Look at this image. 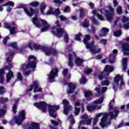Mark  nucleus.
I'll list each match as a JSON object with an SVG mask.
<instances>
[{
    "instance_id": "obj_4",
    "label": "nucleus",
    "mask_w": 129,
    "mask_h": 129,
    "mask_svg": "<svg viewBox=\"0 0 129 129\" xmlns=\"http://www.w3.org/2000/svg\"><path fill=\"white\" fill-rule=\"evenodd\" d=\"M28 62L21 64V70L23 72V74L25 77L31 74V70L30 68L35 71L37 63V58L33 55H30L28 58Z\"/></svg>"
},
{
    "instance_id": "obj_54",
    "label": "nucleus",
    "mask_w": 129,
    "mask_h": 129,
    "mask_svg": "<svg viewBox=\"0 0 129 129\" xmlns=\"http://www.w3.org/2000/svg\"><path fill=\"white\" fill-rule=\"evenodd\" d=\"M68 73V69H64L63 70L62 72V75L65 77L66 75H67V74Z\"/></svg>"
},
{
    "instance_id": "obj_49",
    "label": "nucleus",
    "mask_w": 129,
    "mask_h": 129,
    "mask_svg": "<svg viewBox=\"0 0 129 129\" xmlns=\"http://www.w3.org/2000/svg\"><path fill=\"white\" fill-rule=\"evenodd\" d=\"M81 33H79L78 34L76 35L75 36V39L76 40H77V41H80L81 40V39H80V37H81Z\"/></svg>"
},
{
    "instance_id": "obj_37",
    "label": "nucleus",
    "mask_w": 129,
    "mask_h": 129,
    "mask_svg": "<svg viewBox=\"0 0 129 129\" xmlns=\"http://www.w3.org/2000/svg\"><path fill=\"white\" fill-rule=\"evenodd\" d=\"M116 13L118 15H120V14H122V8L120 6H118L116 9Z\"/></svg>"
},
{
    "instance_id": "obj_52",
    "label": "nucleus",
    "mask_w": 129,
    "mask_h": 129,
    "mask_svg": "<svg viewBox=\"0 0 129 129\" xmlns=\"http://www.w3.org/2000/svg\"><path fill=\"white\" fill-rule=\"evenodd\" d=\"M6 114V110L4 109H0V116Z\"/></svg>"
},
{
    "instance_id": "obj_17",
    "label": "nucleus",
    "mask_w": 129,
    "mask_h": 129,
    "mask_svg": "<svg viewBox=\"0 0 129 129\" xmlns=\"http://www.w3.org/2000/svg\"><path fill=\"white\" fill-rule=\"evenodd\" d=\"M4 27L10 30V34H16L18 30V26L16 24H11L9 23H5Z\"/></svg>"
},
{
    "instance_id": "obj_33",
    "label": "nucleus",
    "mask_w": 129,
    "mask_h": 129,
    "mask_svg": "<svg viewBox=\"0 0 129 129\" xmlns=\"http://www.w3.org/2000/svg\"><path fill=\"white\" fill-rule=\"evenodd\" d=\"M127 62V58H123L122 61V65L123 67L122 71H125L126 69V62Z\"/></svg>"
},
{
    "instance_id": "obj_12",
    "label": "nucleus",
    "mask_w": 129,
    "mask_h": 129,
    "mask_svg": "<svg viewBox=\"0 0 129 129\" xmlns=\"http://www.w3.org/2000/svg\"><path fill=\"white\" fill-rule=\"evenodd\" d=\"M113 71V67L109 66H106L104 69V72L103 73H96L95 74V77H98L99 80H102L103 77H106L109 75L110 72Z\"/></svg>"
},
{
    "instance_id": "obj_28",
    "label": "nucleus",
    "mask_w": 129,
    "mask_h": 129,
    "mask_svg": "<svg viewBox=\"0 0 129 129\" xmlns=\"http://www.w3.org/2000/svg\"><path fill=\"white\" fill-rule=\"evenodd\" d=\"M122 22L124 23H126L124 24V28L125 30H128L129 29V18L124 16L122 18Z\"/></svg>"
},
{
    "instance_id": "obj_42",
    "label": "nucleus",
    "mask_w": 129,
    "mask_h": 129,
    "mask_svg": "<svg viewBox=\"0 0 129 129\" xmlns=\"http://www.w3.org/2000/svg\"><path fill=\"white\" fill-rule=\"evenodd\" d=\"M59 18H60V21H61L62 22L68 21V18L67 17H65L63 15L59 16Z\"/></svg>"
},
{
    "instance_id": "obj_34",
    "label": "nucleus",
    "mask_w": 129,
    "mask_h": 129,
    "mask_svg": "<svg viewBox=\"0 0 129 129\" xmlns=\"http://www.w3.org/2000/svg\"><path fill=\"white\" fill-rule=\"evenodd\" d=\"M111 79L109 78H106V80L105 81H103L101 82V85L102 86L105 85L106 86H108L109 85V80H110Z\"/></svg>"
},
{
    "instance_id": "obj_46",
    "label": "nucleus",
    "mask_w": 129,
    "mask_h": 129,
    "mask_svg": "<svg viewBox=\"0 0 129 129\" xmlns=\"http://www.w3.org/2000/svg\"><path fill=\"white\" fill-rule=\"evenodd\" d=\"M18 107V106L17 105V104H14L13 105V108H12V110L14 113H17V108Z\"/></svg>"
},
{
    "instance_id": "obj_50",
    "label": "nucleus",
    "mask_w": 129,
    "mask_h": 129,
    "mask_svg": "<svg viewBox=\"0 0 129 129\" xmlns=\"http://www.w3.org/2000/svg\"><path fill=\"white\" fill-rule=\"evenodd\" d=\"M6 92V89L4 87H0V94H4Z\"/></svg>"
},
{
    "instance_id": "obj_39",
    "label": "nucleus",
    "mask_w": 129,
    "mask_h": 129,
    "mask_svg": "<svg viewBox=\"0 0 129 129\" xmlns=\"http://www.w3.org/2000/svg\"><path fill=\"white\" fill-rule=\"evenodd\" d=\"M114 103V100H112L109 103V109H113V104Z\"/></svg>"
},
{
    "instance_id": "obj_43",
    "label": "nucleus",
    "mask_w": 129,
    "mask_h": 129,
    "mask_svg": "<svg viewBox=\"0 0 129 129\" xmlns=\"http://www.w3.org/2000/svg\"><path fill=\"white\" fill-rule=\"evenodd\" d=\"M17 77V79H18L19 81H22V80H23V76H22V74L21 73H18Z\"/></svg>"
},
{
    "instance_id": "obj_31",
    "label": "nucleus",
    "mask_w": 129,
    "mask_h": 129,
    "mask_svg": "<svg viewBox=\"0 0 129 129\" xmlns=\"http://www.w3.org/2000/svg\"><path fill=\"white\" fill-rule=\"evenodd\" d=\"M12 77H14V73L11 71H10L9 73L7 75L6 83H9L11 81Z\"/></svg>"
},
{
    "instance_id": "obj_57",
    "label": "nucleus",
    "mask_w": 129,
    "mask_h": 129,
    "mask_svg": "<svg viewBox=\"0 0 129 129\" xmlns=\"http://www.w3.org/2000/svg\"><path fill=\"white\" fill-rule=\"evenodd\" d=\"M113 4L114 7L118 6V2H117V0H113Z\"/></svg>"
},
{
    "instance_id": "obj_30",
    "label": "nucleus",
    "mask_w": 129,
    "mask_h": 129,
    "mask_svg": "<svg viewBox=\"0 0 129 129\" xmlns=\"http://www.w3.org/2000/svg\"><path fill=\"white\" fill-rule=\"evenodd\" d=\"M109 32V29L105 27H103L101 30V33L100 34V37H103L106 36V34Z\"/></svg>"
},
{
    "instance_id": "obj_22",
    "label": "nucleus",
    "mask_w": 129,
    "mask_h": 129,
    "mask_svg": "<svg viewBox=\"0 0 129 129\" xmlns=\"http://www.w3.org/2000/svg\"><path fill=\"white\" fill-rule=\"evenodd\" d=\"M24 129H40V124L37 122H31L30 126L26 124L23 126Z\"/></svg>"
},
{
    "instance_id": "obj_36",
    "label": "nucleus",
    "mask_w": 129,
    "mask_h": 129,
    "mask_svg": "<svg viewBox=\"0 0 129 129\" xmlns=\"http://www.w3.org/2000/svg\"><path fill=\"white\" fill-rule=\"evenodd\" d=\"M46 4L42 3L40 6V12L42 15H45L44 13V10L46 9Z\"/></svg>"
},
{
    "instance_id": "obj_53",
    "label": "nucleus",
    "mask_w": 129,
    "mask_h": 129,
    "mask_svg": "<svg viewBox=\"0 0 129 129\" xmlns=\"http://www.w3.org/2000/svg\"><path fill=\"white\" fill-rule=\"evenodd\" d=\"M51 123L52 124H53V125H58L59 124V123L57 121H55L54 120H51Z\"/></svg>"
},
{
    "instance_id": "obj_19",
    "label": "nucleus",
    "mask_w": 129,
    "mask_h": 129,
    "mask_svg": "<svg viewBox=\"0 0 129 129\" xmlns=\"http://www.w3.org/2000/svg\"><path fill=\"white\" fill-rule=\"evenodd\" d=\"M62 104L63 105V113L67 115L70 110H72V106L69 105V102L66 99L63 100Z\"/></svg>"
},
{
    "instance_id": "obj_11",
    "label": "nucleus",
    "mask_w": 129,
    "mask_h": 129,
    "mask_svg": "<svg viewBox=\"0 0 129 129\" xmlns=\"http://www.w3.org/2000/svg\"><path fill=\"white\" fill-rule=\"evenodd\" d=\"M124 85L122 75H117L114 79V83L113 84V89L114 91L117 90L118 87H122Z\"/></svg>"
},
{
    "instance_id": "obj_7",
    "label": "nucleus",
    "mask_w": 129,
    "mask_h": 129,
    "mask_svg": "<svg viewBox=\"0 0 129 129\" xmlns=\"http://www.w3.org/2000/svg\"><path fill=\"white\" fill-rule=\"evenodd\" d=\"M15 54V52H10L6 54L7 57V63L9 66H6L3 67V69L0 70V83H4L5 81V70H11L13 68V64L12 63V56Z\"/></svg>"
},
{
    "instance_id": "obj_40",
    "label": "nucleus",
    "mask_w": 129,
    "mask_h": 129,
    "mask_svg": "<svg viewBox=\"0 0 129 129\" xmlns=\"http://www.w3.org/2000/svg\"><path fill=\"white\" fill-rule=\"evenodd\" d=\"M87 82V80L84 78V77H82L81 80H80V84H85Z\"/></svg>"
},
{
    "instance_id": "obj_18",
    "label": "nucleus",
    "mask_w": 129,
    "mask_h": 129,
    "mask_svg": "<svg viewBox=\"0 0 129 129\" xmlns=\"http://www.w3.org/2000/svg\"><path fill=\"white\" fill-rule=\"evenodd\" d=\"M58 69L54 68L52 69L49 75H48L49 77V82L51 83L55 81V78L57 77L58 76Z\"/></svg>"
},
{
    "instance_id": "obj_35",
    "label": "nucleus",
    "mask_w": 129,
    "mask_h": 129,
    "mask_svg": "<svg viewBox=\"0 0 129 129\" xmlns=\"http://www.w3.org/2000/svg\"><path fill=\"white\" fill-rule=\"evenodd\" d=\"M92 95V92L90 91H86L85 92V96L87 99L90 98V96Z\"/></svg>"
},
{
    "instance_id": "obj_24",
    "label": "nucleus",
    "mask_w": 129,
    "mask_h": 129,
    "mask_svg": "<svg viewBox=\"0 0 129 129\" xmlns=\"http://www.w3.org/2000/svg\"><path fill=\"white\" fill-rule=\"evenodd\" d=\"M66 84L68 85L69 89L67 90V93L69 94H71L73 92H74V90H75V88H76V85H75V84L66 83Z\"/></svg>"
},
{
    "instance_id": "obj_58",
    "label": "nucleus",
    "mask_w": 129,
    "mask_h": 129,
    "mask_svg": "<svg viewBox=\"0 0 129 129\" xmlns=\"http://www.w3.org/2000/svg\"><path fill=\"white\" fill-rule=\"evenodd\" d=\"M46 64H48V65H51V64H52V63H54V60L52 58H50L49 59V61L48 62H45Z\"/></svg>"
},
{
    "instance_id": "obj_26",
    "label": "nucleus",
    "mask_w": 129,
    "mask_h": 129,
    "mask_svg": "<svg viewBox=\"0 0 129 129\" xmlns=\"http://www.w3.org/2000/svg\"><path fill=\"white\" fill-rule=\"evenodd\" d=\"M122 50L123 51V55L129 56V45L127 43H124L122 45Z\"/></svg>"
},
{
    "instance_id": "obj_51",
    "label": "nucleus",
    "mask_w": 129,
    "mask_h": 129,
    "mask_svg": "<svg viewBox=\"0 0 129 129\" xmlns=\"http://www.w3.org/2000/svg\"><path fill=\"white\" fill-rule=\"evenodd\" d=\"M63 12L64 13H70V8H69V7L68 6L66 7L63 9Z\"/></svg>"
},
{
    "instance_id": "obj_59",
    "label": "nucleus",
    "mask_w": 129,
    "mask_h": 129,
    "mask_svg": "<svg viewBox=\"0 0 129 129\" xmlns=\"http://www.w3.org/2000/svg\"><path fill=\"white\" fill-rule=\"evenodd\" d=\"M107 42V40L106 39H101L100 40V43L102 44H103L104 45H106V43Z\"/></svg>"
},
{
    "instance_id": "obj_16",
    "label": "nucleus",
    "mask_w": 129,
    "mask_h": 129,
    "mask_svg": "<svg viewBox=\"0 0 129 129\" xmlns=\"http://www.w3.org/2000/svg\"><path fill=\"white\" fill-rule=\"evenodd\" d=\"M66 52H70V54L68 55L69 66H70V67H72L73 66V60L72 59V58H73L74 56L76 57V54H75V52L72 51V47H71V45L67 46L66 48Z\"/></svg>"
},
{
    "instance_id": "obj_2",
    "label": "nucleus",
    "mask_w": 129,
    "mask_h": 129,
    "mask_svg": "<svg viewBox=\"0 0 129 129\" xmlns=\"http://www.w3.org/2000/svg\"><path fill=\"white\" fill-rule=\"evenodd\" d=\"M34 106H36V107H37V108L41 109L43 112H46L47 108L49 113L52 117H56V116H57L56 111L60 108L59 105H48L44 101L34 103Z\"/></svg>"
},
{
    "instance_id": "obj_25",
    "label": "nucleus",
    "mask_w": 129,
    "mask_h": 129,
    "mask_svg": "<svg viewBox=\"0 0 129 129\" xmlns=\"http://www.w3.org/2000/svg\"><path fill=\"white\" fill-rule=\"evenodd\" d=\"M46 15H55V16H58V15H60V10L57 8L54 11L52 7H49V10L46 13Z\"/></svg>"
},
{
    "instance_id": "obj_20",
    "label": "nucleus",
    "mask_w": 129,
    "mask_h": 129,
    "mask_svg": "<svg viewBox=\"0 0 129 129\" xmlns=\"http://www.w3.org/2000/svg\"><path fill=\"white\" fill-rule=\"evenodd\" d=\"M81 118H82L83 120L80 122L78 128H80V126L83 125V124L89 125L91 123V119L88 118V116L87 114H85L83 115Z\"/></svg>"
},
{
    "instance_id": "obj_45",
    "label": "nucleus",
    "mask_w": 129,
    "mask_h": 129,
    "mask_svg": "<svg viewBox=\"0 0 129 129\" xmlns=\"http://www.w3.org/2000/svg\"><path fill=\"white\" fill-rule=\"evenodd\" d=\"M91 20L92 21H93V24H94L95 25H99V22H98V21H97V20H96L95 18H94V17H91Z\"/></svg>"
},
{
    "instance_id": "obj_27",
    "label": "nucleus",
    "mask_w": 129,
    "mask_h": 129,
    "mask_svg": "<svg viewBox=\"0 0 129 129\" xmlns=\"http://www.w3.org/2000/svg\"><path fill=\"white\" fill-rule=\"evenodd\" d=\"M116 55H117V50L114 49L113 50V54L110 55V59L109 61L110 64H112V63L114 62V58L116 57Z\"/></svg>"
},
{
    "instance_id": "obj_1",
    "label": "nucleus",
    "mask_w": 129,
    "mask_h": 129,
    "mask_svg": "<svg viewBox=\"0 0 129 129\" xmlns=\"http://www.w3.org/2000/svg\"><path fill=\"white\" fill-rule=\"evenodd\" d=\"M9 46L12 47V48L16 50H18L20 53H23V50H25L26 48H30L31 50H33V48H34L35 50H41V51L44 52L46 56H50V55L56 56V55H58V52L56 49L51 47L38 45L34 42H30L28 44H24L20 49H19L17 43L15 42L9 43Z\"/></svg>"
},
{
    "instance_id": "obj_38",
    "label": "nucleus",
    "mask_w": 129,
    "mask_h": 129,
    "mask_svg": "<svg viewBox=\"0 0 129 129\" xmlns=\"http://www.w3.org/2000/svg\"><path fill=\"white\" fill-rule=\"evenodd\" d=\"M29 6H30V7H38V6H39V2H32L29 4Z\"/></svg>"
},
{
    "instance_id": "obj_32",
    "label": "nucleus",
    "mask_w": 129,
    "mask_h": 129,
    "mask_svg": "<svg viewBox=\"0 0 129 129\" xmlns=\"http://www.w3.org/2000/svg\"><path fill=\"white\" fill-rule=\"evenodd\" d=\"M83 62H84V60L82 59V58L79 57L76 58L75 64L77 65V66H81Z\"/></svg>"
},
{
    "instance_id": "obj_6",
    "label": "nucleus",
    "mask_w": 129,
    "mask_h": 129,
    "mask_svg": "<svg viewBox=\"0 0 129 129\" xmlns=\"http://www.w3.org/2000/svg\"><path fill=\"white\" fill-rule=\"evenodd\" d=\"M55 25V26L53 27L51 31L52 34L55 35V36H56L58 38H61V37L63 36L65 43H68L69 41V37L68 36L67 32L62 28H58L61 26V24H60L59 21H56Z\"/></svg>"
},
{
    "instance_id": "obj_55",
    "label": "nucleus",
    "mask_w": 129,
    "mask_h": 129,
    "mask_svg": "<svg viewBox=\"0 0 129 129\" xmlns=\"http://www.w3.org/2000/svg\"><path fill=\"white\" fill-rule=\"evenodd\" d=\"M9 39H10V36H7L6 38L4 39L3 44H4V45H6V44H7V42H8Z\"/></svg>"
},
{
    "instance_id": "obj_15",
    "label": "nucleus",
    "mask_w": 129,
    "mask_h": 129,
    "mask_svg": "<svg viewBox=\"0 0 129 129\" xmlns=\"http://www.w3.org/2000/svg\"><path fill=\"white\" fill-rule=\"evenodd\" d=\"M33 88H34L33 92L36 93V92H41L42 91V88L39 87V81L36 80L33 82L32 85H30V87L27 90L26 93L29 94L31 91H33Z\"/></svg>"
},
{
    "instance_id": "obj_29",
    "label": "nucleus",
    "mask_w": 129,
    "mask_h": 129,
    "mask_svg": "<svg viewBox=\"0 0 129 129\" xmlns=\"http://www.w3.org/2000/svg\"><path fill=\"white\" fill-rule=\"evenodd\" d=\"M95 90L98 94H101V93H104V92L107 90V87H103L102 89L100 90V86H98V87L95 88Z\"/></svg>"
},
{
    "instance_id": "obj_9",
    "label": "nucleus",
    "mask_w": 129,
    "mask_h": 129,
    "mask_svg": "<svg viewBox=\"0 0 129 129\" xmlns=\"http://www.w3.org/2000/svg\"><path fill=\"white\" fill-rule=\"evenodd\" d=\"M32 23H33L36 28H41V27H42L41 32H47V31H48L49 29H50V25L48 24L47 22L44 20L39 21L37 17H35L33 19Z\"/></svg>"
},
{
    "instance_id": "obj_8",
    "label": "nucleus",
    "mask_w": 129,
    "mask_h": 129,
    "mask_svg": "<svg viewBox=\"0 0 129 129\" xmlns=\"http://www.w3.org/2000/svg\"><path fill=\"white\" fill-rule=\"evenodd\" d=\"M90 35H86L85 38H84L83 43L86 45L87 49H89L92 54H97L100 52V48L98 46H94V42H92L90 43H88V41L91 39Z\"/></svg>"
},
{
    "instance_id": "obj_56",
    "label": "nucleus",
    "mask_w": 129,
    "mask_h": 129,
    "mask_svg": "<svg viewBox=\"0 0 129 129\" xmlns=\"http://www.w3.org/2000/svg\"><path fill=\"white\" fill-rule=\"evenodd\" d=\"M54 2L56 5H58L57 6H59V5H61L62 4V1L60 0H54Z\"/></svg>"
},
{
    "instance_id": "obj_21",
    "label": "nucleus",
    "mask_w": 129,
    "mask_h": 129,
    "mask_svg": "<svg viewBox=\"0 0 129 129\" xmlns=\"http://www.w3.org/2000/svg\"><path fill=\"white\" fill-rule=\"evenodd\" d=\"M8 6L14 7L15 3L8 0H0V12L4 11V8L3 7H7Z\"/></svg>"
},
{
    "instance_id": "obj_10",
    "label": "nucleus",
    "mask_w": 129,
    "mask_h": 129,
    "mask_svg": "<svg viewBox=\"0 0 129 129\" xmlns=\"http://www.w3.org/2000/svg\"><path fill=\"white\" fill-rule=\"evenodd\" d=\"M25 119H26V112L23 110L20 111L18 116L14 117L10 122V124L13 125L14 124L13 122L14 121L17 124H22V123Z\"/></svg>"
},
{
    "instance_id": "obj_5",
    "label": "nucleus",
    "mask_w": 129,
    "mask_h": 129,
    "mask_svg": "<svg viewBox=\"0 0 129 129\" xmlns=\"http://www.w3.org/2000/svg\"><path fill=\"white\" fill-rule=\"evenodd\" d=\"M108 9V11L104 9H100L97 11L93 10L92 14L94 15V16H96L98 19L102 21H104V18H103L101 15H104L107 21H108V22H111L113 19V16H114V10H113V9L111 7H109ZM98 13H100L101 15Z\"/></svg>"
},
{
    "instance_id": "obj_48",
    "label": "nucleus",
    "mask_w": 129,
    "mask_h": 129,
    "mask_svg": "<svg viewBox=\"0 0 129 129\" xmlns=\"http://www.w3.org/2000/svg\"><path fill=\"white\" fill-rule=\"evenodd\" d=\"M114 35L116 37H118V36H120L121 35V31L120 30H118L116 32H114Z\"/></svg>"
},
{
    "instance_id": "obj_47",
    "label": "nucleus",
    "mask_w": 129,
    "mask_h": 129,
    "mask_svg": "<svg viewBox=\"0 0 129 129\" xmlns=\"http://www.w3.org/2000/svg\"><path fill=\"white\" fill-rule=\"evenodd\" d=\"M9 101V98H1V102L2 103H5V102H8Z\"/></svg>"
},
{
    "instance_id": "obj_23",
    "label": "nucleus",
    "mask_w": 129,
    "mask_h": 129,
    "mask_svg": "<svg viewBox=\"0 0 129 129\" xmlns=\"http://www.w3.org/2000/svg\"><path fill=\"white\" fill-rule=\"evenodd\" d=\"M74 105L75 108V114L76 115H78V114L79 113L80 111V106H81L82 112L84 111V105H83V104L81 105L80 103L77 102L75 103Z\"/></svg>"
},
{
    "instance_id": "obj_64",
    "label": "nucleus",
    "mask_w": 129,
    "mask_h": 129,
    "mask_svg": "<svg viewBox=\"0 0 129 129\" xmlns=\"http://www.w3.org/2000/svg\"><path fill=\"white\" fill-rule=\"evenodd\" d=\"M89 6H90L91 9H93V8H94V4L93 3H90L89 4Z\"/></svg>"
},
{
    "instance_id": "obj_44",
    "label": "nucleus",
    "mask_w": 129,
    "mask_h": 129,
    "mask_svg": "<svg viewBox=\"0 0 129 129\" xmlns=\"http://www.w3.org/2000/svg\"><path fill=\"white\" fill-rule=\"evenodd\" d=\"M80 12V18H83L84 17V11L83 9L81 8L79 9Z\"/></svg>"
},
{
    "instance_id": "obj_62",
    "label": "nucleus",
    "mask_w": 129,
    "mask_h": 129,
    "mask_svg": "<svg viewBox=\"0 0 129 129\" xmlns=\"http://www.w3.org/2000/svg\"><path fill=\"white\" fill-rule=\"evenodd\" d=\"M7 12H8V13H11V12H12V8H11L10 6H7Z\"/></svg>"
},
{
    "instance_id": "obj_63",
    "label": "nucleus",
    "mask_w": 129,
    "mask_h": 129,
    "mask_svg": "<svg viewBox=\"0 0 129 129\" xmlns=\"http://www.w3.org/2000/svg\"><path fill=\"white\" fill-rule=\"evenodd\" d=\"M98 121V119L97 118L95 117V118L93 120V124L94 125H96V123Z\"/></svg>"
},
{
    "instance_id": "obj_41",
    "label": "nucleus",
    "mask_w": 129,
    "mask_h": 129,
    "mask_svg": "<svg viewBox=\"0 0 129 129\" xmlns=\"http://www.w3.org/2000/svg\"><path fill=\"white\" fill-rule=\"evenodd\" d=\"M89 26V22L87 21V20H85L83 23V27H84V28H88Z\"/></svg>"
},
{
    "instance_id": "obj_3",
    "label": "nucleus",
    "mask_w": 129,
    "mask_h": 129,
    "mask_svg": "<svg viewBox=\"0 0 129 129\" xmlns=\"http://www.w3.org/2000/svg\"><path fill=\"white\" fill-rule=\"evenodd\" d=\"M118 110H113V112H109L108 113H103L102 112L98 113L96 115L95 117L98 119L99 117L103 116V117L101 119V122L100 125L103 128V127H107V125L110 123V121H107V118L108 116H110V118H115L118 115Z\"/></svg>"
},
{
    "instance_id": "obj_61",
    "label": "nucleus",
    "mask_w": 129,
    "mask_h": 129,
    "mask_svg": "<svg viewBox=\"0 0 129 129\" xmlns=\"http://www.w3.org/2000/svg\"><path fill=\"white\" fill-rule=\"evenodd\" d=\"M91 72H92V69H89V70H88L87 71H86L85 72V73L86 74H87V75H88V74H90V73H91Z\"/></svg>"
},
{
    "instance_id": "obj_14",
    "label": "nucleus",
    "mask_w": 129,
    "mask_h": 129,
    "mask_svg": "<svg viewBox=\"0 0 129 129\" xmlns=\"http://www.w3.org/2000/svg\"><path fill=\"white\" fill-rule=\"evenodd\" d=\"M18 9H23L25 14L29 17H32L34 14H35L38 10H35L31 7H29L28 5L24 4H20L17 6Z\"/></svg>"
},
{
    "instance_id": "obj_13",
    "label": "nucleus",
    "mask_w": 129,
    "mask_h": 129,
    "mask_svg": "<svg viewBox=\"0 0 129 129\" xmlns=\"http://www.w3.org/2000/svg\"><path fill=\"white\" fill-rule=\"evenodd\" d=\"M104 99V98L103 96H102L100 99L94 101L93 103H91V105L87 106V110H88V111H93L94 109H100V108H101V106L99 105H100V104L103 102Z\"/></svg>"
},
{
    "instance_id": "obj_60",
    "label": "nucleus",
    "mask_w": 129,
    "mask_h": 129,
    "mask_svg": "<svg viewBox=\"0 0 129 129\" xmlns=\"http://www.w3.org/2000/svg\"><path fill=\"white\" fill-rule=\"evenodd\" d=\"M123 125V122H121L119 123V124L115 127V129H117V128H120V127H122Z\"/></svg>"
}]
</instances>
